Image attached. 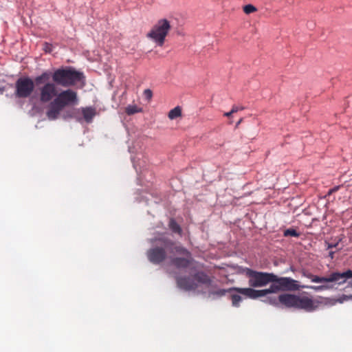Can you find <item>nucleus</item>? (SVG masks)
<instances>
[{
    "label": "nucleus",
    "mask_w": 352,
    "mask_h": 352,
    "mask_svg": "<svg viewBox=\"0 0 352 352\" xmlns=\"http://www.w3.org/2000/svg\"><path fill=\"white\" fill-rule=\"evenodd\" d=\"M44 50L47 52H50L51 50H52V45L51 44H49V43H45V47H44Z\"/></svg>",
    "instance_id": "bb28decb"
},
{
    "label": "nucleus",
    "mask_w": 352,
    "mask_h": 352,
    "mask_svg": "<svg viewBox=\"0 0 352 352\" xmlns=\"http://www.w3.org/2000/svg\"><path fill=\"white\" fill-rule=\"evenodd\" d=\"M243 107H239L238 106H233L232 109H231V113H236L239 111L243 110Z\"/></svg>",
    "instance_id": "a878e982"
},
{
    "label": "nucleus",
    "mask_w": 352,
    "mask_h": 352,
    "mask_svg": "<svg viewBox=\"0 0 352 352\" xmlns=\"http://www.w3.org/2000/svg\"><path fill=\"white\" fill-rule=\"evenodd\" d=\"M264 302L269 303L273 306L278 307L279 305H280L279 301V296L278 297L272 296V297H267Z\"/></svg>",
    "instance_id": "6ab92c4d"
},
{
    "label": "nucleus",
    "mask_w": 352,
    "mask_h": 352,
    "mask_svg": "<svg viewBox=\"0 0 352 352\" xmlns=\"http://www.w3.org/2000/svg\"><path fill=\"white\" fill-rule=\"evenodd\" d=\"M338 245V243H329L328 244V246H327V248L328 249H331L333 248H336Z\"/></svg>",
    "instance_id": "cd10ccee"
},
{
    "label": "nucleus",
    "mask_w": 352,
    "mask_h": 352,
    "mask_svg": "<svg viewBox=\"0 0 352 352\" xmlns=\"http://www.w3.org/2000/svg\"><path fill=\"white\" fill-rule=\"evenodd\" d=\"M337 189H338V188H333V189H332V190H331V192H334V191L337 190Z\"/></svg>",
    "instance_id": "2f4dec72"
},
{
    "label": "nucleus",
    "mask_w": 352,
    "mask_h": 352,
    "mask_svg": "<svg viewBox=\"0 0 352 352\" xmlns=\"http://www.w3.org/2000/svg\"><path fill=\"white\" fill-rule=\"evenodd\" d=\"M194 280L199 283L209 285L211 283L210 278L204 272H197L192 276Z\"/></svg>",
    "instance_id": "ddd939ff"
},
{
    "label": "nucleus",
    "mask_w": 352,
    "mask_h": 352,
    "mask_svg": "<svg viewBox=\"0 0 352 352\" xmlns=\"http://www.w3.org/2000/svg\"><path fill=\"white\" fill-rule=\"evenodd\" d=\"M82 113L84 119L87 123L92 122L94 117L96 114V109L93 107L82 108Z\"/></svg>",
    "instance_id": "4468645a"
},
{
    "label": "nucleus",
    "mask_w": 352,
    "mask_h": 352,
    "mask_svg": "<svg viewBox=\"0 0 352 352\" xmlns=\"http://www.w3.org/2000/svg\"><path fill=\"white\" fill-rule=\"evenodd\" d=\"M182 115V109L179 107H176L175 108H173V109H171L169 112H168V118L170 120H174L179 116H181Z\"/></svg>",
    "instance_id": "f3484780"
},
{
    "label": "nucleus",
    "mask_w": 352,
    "mask_h": 352,
    "mask_svg": "<svg viewBox=\"0 0 352 352\" xmlns=\"http://www.w3.org/2000/svg\"><path fill=\"white\" fill-rule=\"evenodd\" d=\"M156 241L157 245L149 249L146 253L150 262L153 264H160L165 261L167 253H169L181 256L170 258V265L176 270L183 271L195 269V261L191 252L186 248L166 237L160 238Z\"/></svg>",
    "instance_id": "f257e3e1"
},
{
    "label": "nucleus",
    "mask_w": 352,
    "mask_h": 352,
    "mask_svg": "<svg viewBox=\"0 0 352 352\" xmlns=\"http://www.w3.org/2000/svg\"><path fill=\"white\" fill-rule=\"evenodd\" d=\"M175 278L177 287L185 291L195 290L198 287L197 283L194 280L192 277L179 276L177 273H175Z\"/></svg>",
    "instance_id": "9b49d317"
},
{
    "label": "nucleus",
    "mask_w": 352,
    "mask_h": 352,
    "mask_svg": "<svg viewBox=\"0 0 352 352\" xmlns=\"http://www.w3.org/2000/svg\"><path fill=\"white\" fill-rule=\"evenodd\" d=\"M34 89V82L29 77H21L15 82L14 95L19 98L30 97Z\"/></svg>",
    "instance_id": "6e6552de"
},
{
    "label": "nucleus",
    "mask_w": 352,
    "mask_h": 352,
    "mask_svg": "<svg viewBox=\"0 0 352 352\" xmlns=\"http://www.w3.org/2000/svg\"><path fill=\"white\" fill-rule=\"evenodd\" d=\"M227 292H230L229 289H219V290H217V291L212 292V294L214 295H217L218 296H223L226 295V294Z\"/></svg>",
    "instance_id": "393cba45"
},
{
    "label": "nucleus",
    "mask_w": 352,
    "mask_h": 352,
    "mask_svg": "<svg viewBox=\"0 0 352 352\" xmlns=\"http://www.w3.org/2000/svg\"><path fill=\"white\" fill-rule=\"evenodd\" d=\"M50 78L57 86L63 87L74 86L85 80L82 72H78L72 67H65L58 68L54 72H44L35 78L34 82L36 85H39L49 80Z\"/></svg>",
    "instance_id": "f03ea898"
},
{
    "label": "nucleus",
    "mask_w": 352,
    "mask_h": 352,
    "mask_svg": "<svg viewBox=\"0 0 352 352\" xmlns=\"http://www.w3.org/2000/svg\"><path fill=\"white\" fill-rule=\"evenodd\" d=\"M274 282H277L278 283V286L280 287V291H297L300 289H311L314 291H324L330 289L332 288L331 286L325 284L318 286L314 285H300L298 280H296L289 277H278L276 275V278H274Z\"/></svg>",
    "instance_id": "39448f33"
},
{
    "label": "nucleus",
    "mask_w": 352,
    "mask_h": 352,
    "mask_svg": "<svg viewBox=\"0 0 352 352\" xmlns=\"http://www.w3.org/2000/svg\"><path fill=\"white\" fill-rule=\"evenodd\" d=\"M348 272L350 273V275H346L345 277L341 280V281H335V283H337L338 285H342L346 283L347 279L352 278V271L351 270H348L346 272H340V274H348Z\"/></svg>",
    "instance_id": "5701e85b"
},
{
    "label": "nucleus",
    "mask_w": 352,
    "mask_h": 352,
    "mask_svg": "<svg viewBox=\"0 0 352 352\" xmlns=\"http://www.w3.org/2000/svg\"><path fill=\"white\" fill-rule=\"evenodd\" d=\"M143 95L145 99L149 101L153 97V92L151 89H146L144 91Z\"/></svg>",
    "instance_id": "b1692460"
},
{
    "label": "nucleus",
    "mask_w": 352,
    "mask_h": 352,
    "mask_svg": "<svg viewBox=\"0 0 352 352\" xmlns=\"http://www.w3.org/2000/svg\"><path fill=\"white\" fill-rule=\"evenodd\" d=\"M171 29L170 22L162 19L159 20L146 34V37L152 40L158 46H163L169 31Z\"/></svg>",
    "instance_id": "423d86ee"
},
{
    "label": "nucleus",
    "mask_w": 352,
    "mask_h": 352,
    "mask_svg": "<svg viewBox=\"0 0 352 352\" xmlns=\"http://www.w3.org/2000/svg\"><path fill=\"white\" fill-rule=\"evenodd\" d=\"M245 275L248 278V284L252 287H262L270 282H274L276 274L273 273L257 272L246 268Z\"/></svg>",
    "instance_id": "0eeeda50"
},
{
    "label": "nucleus",
    "mask_w": 352,
    "mask_h": 352,
    "mask_svg": "<svg viewBox=\"0 0 352 352\" xmlns=\"http://www.w3.org/2000/svg\"><path fill=\"white\" fill-rule=\"evenodd\" d=\"M279 301L281 305L287 308L303 309L307 312L314 311L318 308L315 301L308 296L285 293L279 295Z\"/></svg>",
    "instance_id": "20e7f679"
},
{
    "label": "nucleus",
    "mask_w": 352,
    "mask_h": 352,
    "mask_svg": "<svg viewBox=\"0 0 352 352\" xmlns=\"http://www.w3.org/2000/svg\"><path fill=\"white\" fill-rule=\"evenodd\" d=\"M142 108L138 107L135 104H130L125 108V113L129 116L142 112Z\"/></svg>",
    "instance_id": "dca6fc26"
},
{
    "label": "nucleus",
    "mask_w": 352,
    "mask_h": 352,
    "mask_svg": "<svg viewBox=\"0 0 352 352\" xmlns=\"http://www.w3.org/2000/svg\"><path fill=\"white\" fill-rule=\"evenodd\" d=\"M243 12L247 14H250L253 13L257 10L256 8L251 4L245 6L243 7Z\"/></svg>",
    "instance_id": "4be33fe9"
},
{
    "label": "nucleus",
    "mask_w": 352,
    "mask_h": 352,
    "mask_svg": "<svg viewBox=\"0 0 352 352\" xmlns=\"http://www.w3.org/2000/svg\"><path fill=\"white\" fill-rule=\"evenodd\" d=\"M230 298L232 300V306L236 307H239L240 302L242 300V298L241 297V296L238 294H232L230 296Z\"/></svg>",
    "instance_id": "aec40b11"
},
{
    "label": "nucleus",
    "mask_w": 352,
    "mask_h": 352,
    "mask_svg": "<svg viewBox=\"0 0 352 352\" xmlns=\"http://www.w3.org/2000/svg\"><path fill=\"white\" fill-rule=\"evenodd\" d=\"M254 287H232L229 289V292H236L237 293L245 296L246 298L251 299H256L260 297L259 290H256Z\"/></svg>",
    "instance_id": "f8f14e48"
},
{
    "label": "nucleus",
    "mask_w": 352,
    "mask_h": 352,
    "mask_svg": "<svg viewBox=\"0 0 352 352\" xmlns=\"http://www.w3.org/2000/svg\"><path fill=\"white\" fill-rule=\"evenodd\" d=\"M78 102L77 93L72 89H67L59 94L53 101L50 102L46 115L50 120L58 118L63 109L69 105L74 104Z\"/></svg>",
    "instance_id": "7ed1b4c3"
},
{
    "label": "nucleus",
    "mask_w": 352,
    "mask_h": 352,
    "mask_svg": "<svg viewBox=\"0 0 352 352\" xmlns=\"http://www.w3.org/2000/svg\"><path fill=\"white\" fill-rule=\"evenodd\" d=\"M329 256L331 257V258H333L334 257V252H329Z\"/></svg>",
    "instance_id": "c756f323"
},
{
    "label": "nucleus",
    "mask_w": 352,
    "mask_h": 352,
    "mask_svg": "<svg viewBox=\"0 0 352 352\" xmlns=\"http://www.w3.org/2000/svg\"><path fill=\"white\" fill-rule=\"evenodd\" d=\"M169 228L173 232L181 234L182 229L179 225L173 219H171L169 221Z\"/></svg>",
    "instance_id": "a211bd4d"
},
{
    "label": "nucleus",
    "mask_w": 352,
    "mask_h": 352,
    "mask_svg": "<svg viewBox=\"0 0 352 352\" xmlns=\"http://www.w3.org/2000/svg\"><path fill=\"white\" fill-rule=\"evenodd\" d=\"M272 285L268 289L259 290L260 297L265 296L269 294L277 293L280 291L277 282H271Z\"/></svg>",
    "instance_id": "2eb2a0df"
},
{
    "label": "nucleus",
    "mask_w": 352,
    "mask_h": 352,
    "mask_svg": "<svg viewBox=\"0 0 352 352\" xmlns=\"http://www.w3.org/2000/svg\"><path fill=\"white\" fill-rule=\"evenodd\" d=\"M284 236H294V237H298L300 236V234L294 229H287L285 230L284 232Z\"/></svg>",
    "instance_id": "412c9836"
},
{
    "label": "nucleus",
    "mask_w": 352,
    "mask_h": 352,
    "mask_svg": "<svg viewBox=\"0 0 352 352\" xmlns=\"http://www.w3.org/2000/svg\"><path fill=\"white\" fill-rule=\"evenodd\" d=\"M233 113H231V111H229V112H226L223 114L224 116L226 117H230Z\"/></svg>",
    "instance_id": "c85d7f7f"
},
{
    "label": "nucleus",
    "mask_w": 352,
    "mask_h": 352,
    "mask_svg": "<svg viewBox=\"0 0 352 352\" xmlns=\"http://www.w3.org/2000/svg\"><path fill=\"white\" fill-rule=\"evenodd\" d=\"M301 274L303 276L310 279L313 283H335V281H341L347 274H340L339 272H333L331 273L328 276H318L314 275L307 270H302ZM348 275L350 273L348 272Z\"/></svg>",
    "instance_id": "1a4fd4ad"
},
{
    "label": "nucleus",
    "mask_w": 352,
    "mask_h": 352,
    "mask_svg": "<svg viewBox=\"0 0 352 352\" xmlns=\"http://www.w3.org/2000/svg\"><path fill=\"white\" fill-rule=\"evenodd\" d=\"M46 82L38 90L39 92V100L43 103H47L55 98L58 93L57 85L52 81Z\"/></svg>",
    "instance_id": "9d476101"
},
{
    "label": "nucleus",
    "mask_w": 352,
    "mask_h": 352,
    "mask_svg": "<svg viewBox=\"0 0 352 352\" xmlns=\"http://www.w3.org/2000/svg\"><path fill=\"white\" fill-rule=\"evenodd\" d=\"M242 120H243V119H242V118H241V119L237 122V123H236V127H238V126L241 123Z\"/></svg>",
    "instance_id": "7c9ffc66"
}]
</instances>
